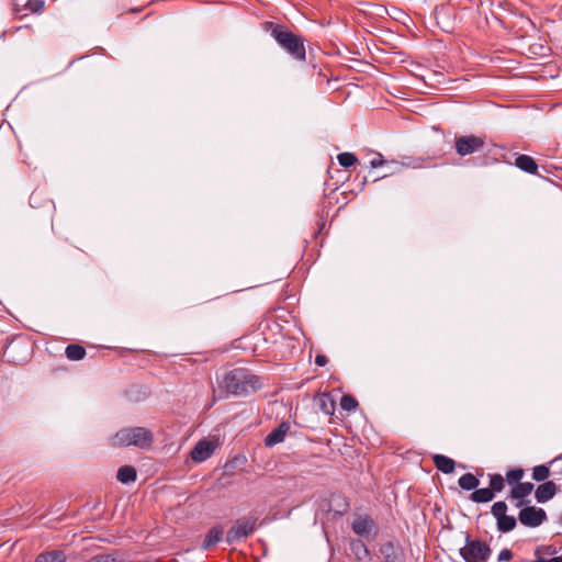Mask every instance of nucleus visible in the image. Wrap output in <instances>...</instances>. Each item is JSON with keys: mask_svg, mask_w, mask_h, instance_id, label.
Returning <instances> with one entry per match:
<instances>
[{"mask_svg": "<svg viewBox=\"0 0 562 562\" xmlns=\"http://www.w3.org/2000/svg\"><path fill=\"white\" fill-rule=\"evenodd\" d=\"M86 562H125L123 559H119L114 554H97L87 560Z\"/></svg>", "mask_w": 562, "mask_h": 562, "instance_id": "34", "label": "nucleus"}, {"mask_svg": "<svg viewBox=\"0 0 562 562\" xmlns=\"http://www.w3.org/2000/svg\"><path fill=\"white\" fill-rule=\"evenodd\" d=\"M86 353V348L79 344H70L65 349L66 357L71 361L82 360Z\"/></svg>", "mask_w": 562, "mask_h": 562, "instance_id": "25", "label": "nucleus"}, {"mask_svg": "<svg viewBox=\"0 0 562 562\" xmlns=\"http://www.w3.org/2000/svg\"><path fill=\"white\" fill-rule=\"evenodd\" d=\"M558 522H559L560 525H562V513L559 515Z\"/></svg>", "mask_w": 562, "mask_h": 562, "instance_id": "44", "label": "nucleus"}, {"mask_svg": "<svg viewBox=\"0 0 562 562\" xmlns=\"http://www.w3.org/2000/svg\"><path fill=\"white\" fill-rule=\"evenodd\" d=\"M459 486L464 491H473L479 487L480 480L472 473H465L458 480Z\"/></svg>", "mask_w": 562, "mask_h": 562, "instance_id": "26", "label": "nucleus"}, {"mask_svg": "<svg viewBox=\"0 0 562 562\" xmlns=\"http://www.w3.org/2000/svg\"><path fill=\"white\" fill-rule=\"evenodd\" d=\"M291 425L290 422H282L277 428H274L271 432H269L263 442L266 447H273L278 443H281L286 434L290 431Z\"/></svg>", "mask_w": 562, "mask_h": 562, "instance_id": "15", "label": "nucleus"}, {"mask_svg": "<svg viewBox=\"0 0 562 562\" xmlns=\"http://www.w3.org/2000/svg\"><path fill=\"white\" fill-rule=\"evenodd\" d=\"M488 479H490V488L491 491L496 494V493H501L504 488H505V479L503 477L502 474L499 473H493V474H488Z\"/></svg>", "mask_w": 562, "mask_h": 562, "instance_id": "28", "label": "nucleus"}, {"mask_svg": "<svg viewBox=\"0 0 562 562\" xmlns=\"http://www.w3.org/2000/svg\"><path fill=\"white\" fill-rule=\"evenodd\" d=\"M67 557L63 550L44 551L40 553L34 562H66Z\"/></svg>", "mask_w": 562, "mask_h": 562, "instance_id": "22", "label": "nucleus"}, {"mask_svg": "<svg viewBox=\"0 0 562 562\" xmlns=\"http://www.w3.org/2000/svg\"><path fill=\"white\" fill-rule=\"evenodd\" d=\"M550 475V469L546 464L536 465L532 469V479L537 482H546Z\"/></svg>", "mask_w": 562, "mask_h": 562, "instance_id": "31", "label": "nucleus"}, {"mask_svg": "<svg viewBox=\"0 0 562 562\" xmlns=\"http://www.w3.org/2000/svg\"><path fill=\"white\" fill-rule=\"evenodd\" d=\"M428 160H429V158L404 156L403 160L401 162H398L396 160H392L391 162L396 164V165L401 164V166H403V167L416 169V168L424 167L425 162Z\"/></svg>", "mask_w": 562, "mask_h": 562, "instance_id": "27", "label": "nucleus"}, {"mask_svg": "<svg viewBox=\"0 0 562 562\" xmlns=\"http://www.w3.org/2000/svg\"><path fill=\"white\" fill-rule=\"evenodd\" d=\"M349 548L358 561L363 562L370 559V551L361 539H352L349 543Z\"/></svg>", "mask_w": 562, "mask_h": 562, "instance_id": "17", "label": "nucleus"}, {"mask_svg": "<svg viewBox=\"0 0 562 562\" xmlns=\"http://www.w3.org/2000/svg\"><path fill=\"white\" fill-rule=\"evenodd\" d=\"M25 9L32 13H41L44 10L45 1L44 0H27L25 3Z\"/></svg>", "mask_w": 562, "mask_h": 562, "instance_id": "35", "label": "nucleus"}, {"mask_svg": "<svg viewBox=\"0 0 562 562\" xmlns=\"http://www.w3.org/2000/svg\"><path fill=\"white\" fill-rule=\"evenodd\" d=\"M340 406L347 412L355 411L358 406V401L350 394H344L340 398Z\"/></svg>", "mask_w": 562, "mask_h": 562, "instance_id": "33", "label": "nucleus"}, {"mask_svg": "<svg viewBox=\"0 0 562 562\" xmlns=\"http://www.w3.org/2000/svg\"><path fill=\"white\" fill-rule=\"evenodd\" d=\"M513 557H514L513 551L510 549L504 548L498 553L497 561L498 562H507V561H510L513 559Z\"/></svg>", "mask_w": 562, "mask_h": 562, "instance_id": "36", "label": "nucleus"}, {"mask_svg": "<svg viewBox=\"0 0 562 562\" xmlns=\"http://www.w3.org/2000/svg\"><path fill=\"white\" fill-rule=\"evenodd\" d=\"M508 506L505 501L495 502L491 507V514L496 519V527L501 533L513 531L517 526L518 517L507 515Z\"/></svg>", "mask_w": 562, "mask_h": 562, "instance_id": "5", "label": "nucleus"}, {"mask_svg": "<svg viewBox=\"0 0 562 562\" xmlns=\"http://www.w3.org/2000/svg\"><path fill=\"white\" fill-rule=\"evenodd\" d=\"M485 146V137L477 135H461L454 138L456 153L461 156H469L481 151Z\"/></svg>", "mask_w": 562, "mask_h": 562, "instance_id": "6", "label": "nucleus"}, {"mask_svg": "<svg viewBox=\"0 0 562 562\" xmlns=\"http://www.w3.org/2000/svg\"><path fill=\"white\" fill-rule=\"evenodd\" d=\"M515 562H528V561L524 558H520V559H517Z\"/></svg>", "mask_w": 562, "mask_h": 562, "instance_id": "43", "label": "nucleus"}, {"mask_svg": "<svg viewBox=\"0 0 562 562\" xmlns=\"http://www.w3.org/2000/svg\"><path fill=\"white\" fill-rule=\"evenodd\" d=\"M328 362V359L325 355H322V353H318L316 357H315V363L318 366V367H324L326 363Z\"/></svg>", "mask_w": 562, "mask_h": 562, "instance_id": "39", "label": "nucleus"}, {"mask_svg": "<svg viewBox=\"0 0 562 562\" xmlns=\"http://www.w3.org/2000/svg\"><path fill=\"white\" fill-rule=\"evenodd\" d=\"M338 162L344 168H350L358 164V158L353 153L345 151L337 156Z\"/></svg>", "mask_w": 562, "mask_h": 562, "instance_id": "30", "label": "nucleus"}, {"mask_svg": "<svg viewBox=\"0 0 562 562\" xmlns=\"http://www.w3.org/2000/svg\"><path fill=\"white\" fill-rule=\"evenodd\" d=\"M432 461L436 468L445 474H450L456 469V461L447 456L434 454Z\"/></svg>", "mask_w": 562, "mask_h": 562, "instance_id": "20", "label": "nucleus"}, {"mask_svg": "<svg viewBox=\"0 0 562 562\" xmlns=\"http://www.w3.org/2000/svg\"><path fill=\"white\" fill-rule=\"evenodd\" d=\"M262 385L261 378L254 374L247 368L229 370L221 382V387L227 394L235 396H248L260 390Z\"/></svg>", "mask_w": 562, "mask_h": 562, "instance_id": "2", "label": "nucleus"}, {"mask_svg": "<svg viewBox=\"0 0 562 562\" xmlns=\"http://www.w3.org/2000/svg\"><path fill=\"white\" fill-rule=\"evenodd\" d=\"M385 177H387V175H383L382 177H376V178H374V179H373V182H376V181H379L380 179L385 178Z\"/></svg>", "mask_w": 562, "mask_h": 562, "instance_id": "42", "label": "nucleus"}, {"mask_svg": "<svg viewBox=\"0 0 562 562\" xmlns=\"http://www.w3.org/2000/svg\"><path fill=\"white\" fill-rule=\"evenodd\" d=\"M116 479L123 484L133 483L137 479V471L133 465H123L117 470Z\"/></svg>", "mask_w": 562, "mask_h": 562, "instance_id": "23", "label": "nucleus"}, {"mask_svg": "<svg viewBox=\"0 0 562 562\" xmlns=\"http://www.w3.org/2000/svg\"><path fill=\"white\" fill-rule=\"evenodd\" d=\"M13 347H18L16 344H15V338H5L4 340V346H3V356H7L8 352H9V349Z\"/></svg>", "mask_w": 562, "mask_h": 562, "instance_id": "38", "label": "nucleus"}, {"mask_svg": "<svg viewBox=\"0 0 562 562\" xmlns=\"http://www.w3.org/2000/svg\"><path fill=\"white\" fill-rule=\"evenodd\" d=\"M154 442V435L146 427H126L116 431L112 437V445L116 447L135 446L140 449H148Z\"/></svg>", "mask_w": 562, "mask_h": 562, "instance_id": "3", "label": "nucleus"}, {"mask_svg": "<svg viewBox=\"0 0 562 562\" xmlns=\"http://www.w3.org/2000/svg\"><path fill=\"white\" fill-rule=\"evenodd\" d=\"M547 562H562V555L553 557L551 559H547Z\"/></svg>", "mask_w": 562, "mask_h": 562, "instance_id": "41", "label": "nucleus"}, {"mask_svg": "<svg viewBox=\"0 0 562 562\" xmlns=\"http://www.w3.org/2000/svg\"><path fill=\"white\" fill-rule=\"evenodd\" d=\"M518 520L525 527L537 528L548 520V516L543 508L527 504L520 507Z\"/></svg>", "mask_w": 562, "mask_h": 562, "instance_id": "8", "label": "nucleus"}, {"mask_svg": "<svg viewBox=\"0 0 562 562\" xmlns=\"http://www.w3.org/2000/svg\"><path fill=\"white\" fill-rule=\"evenodd\" d=\"M560 492V487L553 481L539 484L535 491L537 503L543 504L552 499Z\"/></svg>", "mask_w": 562, "mask_h": 562, "instance_id": "12", "label": "nucleus"}, {"mask_svg": "<svg viewBox=\"0 0 562 562\" xmlns=\"http://www.w3.org/2000/svg\"><path fill=\"white\" fill-rule=\"evenodd\" d=\"M349 509L347 497L341 493H331L328 501V512L344 516Z\"/></svg>", "mask_w": 562, "mask_h": 562, "instance_id": "16", "label": "nucleus"}, {"mask_svg": "<svg viewBox=\"0 0 562 562\" xmlns=\"http://www.w3.org/2000/svg\"><path fill=\"white\" fill-rule=\"evenodd\" d=\"M261 27L266 33H269L279 47L294 60L301 63L306 61V40L302 34L291 31L289 26L283 23L272 21H265Z\"/></svg>", "mask_w": 562, "mask_h": 562, "instance_id": "1", "label": "nucleus"}, {"mask_svg": "<svg viewBox=\"0 0 562 562\" xmlns=\"http://www.w3.org/2000/svg\"><path fill=\"white\" fill-rule=\"evenodd\" d=\"M535 485L531 482H519L516 485L512 486L509 494L507 495L508 499H516V507L520 508L524 505L530 504V501L527 497L533 491Z\"/></svg>", "mask_w": 562, "mask_h": 562, "instance_id": "9", "label": "nucleus"}, {"mask_svg": "<svg viewBox=\"0 0 562 562\" xmlns=\"http://www.w3.org/2000/svg\"><path fill=\"white\" fill-rule=\"evenodd\" d=\"M558 553L557 547L553 544H540L535 548L533 555L547 559Z\"/></svg>", "mask_w": 562, "mask_h": 562, "instance_id": "29", "label": "nucleus"}, {"mask_svg": "<svg viewBox=\"0 0 562 562\" xmlns=\"http://www.w3.org/2000/svg\"><path fill=\"white\" fill-rule=\"evenodd\" d=\"M125 396L131 402H142L149 396V391L142 384H132L126 391Z\"/></svg>", "mask_w": 562, "mask_h": 562, "instance_id": "18", "label": "nucleus"}, {"mask_svg": "<svg viewBox=\"0 0 562 562\" xmlns=\"http://www.w3.org/2000/svg\"><path fill=\"white\" fill-rule=\"evenodd\" d=\"M459 553L464 562H487L492 554V549L487 542L472 539L465 532V544L460 548Z\"/></svg>", "mask_w": 562, "mask_h": 562, "instance_id": "4", "label": "nucleus"}, {"mask_svg": "<svg viewBox=\"0 0 562 562\" xmlns=\"http://www.w3.org/2000/svg\"><path fill=\"white\" fill-rule=\"evenodd\" d=\"M216 448V443L206 439L199 440L190 452L195 462H203L209 459Z\"/></svg>", "mask_w": 562, "mask_h": 562, "instance_id": "11", "label": "nucleus"}, {"mask_svg": "<svg viewBox=\"0 0 562 562\" xmlns=\"http://www.w3.org/2000/svg\"><path fill=\"white\" fill-rule=\"evenodd\" d=\"M515 156H516V158H515L514 165L518 169H520L521 171H524L526 173L543 178V176L541 173H539V166L535 158H532L529 155H525V154H515Z\"/></svg>", "mask_w": 562, "mask_h": 562, "instance_id": "13", "label": "nucleus"}, {"mask_svg": "<svg viewBox=\"0 0 562 562\" xmlns=\"http://www.w3.org/2000/svg\"><path fill=\"white\" fill-rule=\"evenodd\" d=\"M367 182H368V178L366 176H363L359 179V186H360L361 190L366 187Z\"/></svg>", "mask_w": 562, "mask_h": 562, "instance_id": "40", "label": "nucleus"}, {"mask_svg": "<svg viewBox=\"0 0 562 562\" xmlns=\"http://www.w3.org/2000/svg\"><path fill=\"white\" fill-rule=\"evenodd\" d=\"M351 528L356 535L361 537H369L373 531H375L376 525L369 515H366L355 519Z\"/></svg>", "mask_w": 562, "mask_h": 562, "instance_id": "14", "label": "nucleus"}, {"mask_svg": "<svg viewBox=\"0 0 562 562\" xmlns=\"http://www.w3.org/2000/svg\"><path fill=\"white\" fill-rule=\"evenodd\" d=\"M524 475H525L524 469L515 468V469L507 471L505 480L509 485L514 486L517 483L521 482V479L524 477Z\"/></svg>", "mask_w": 562, "mask_h": 562, "instance_id": "32", "label": "nucleus"}, {"mask_svg": "<svg viewBox=\"0 0 562 562\" xmlns=\"http://www.w3.org/2000/svg\"><path fill=\"white\" fill-rule=\"evenodd\" d=\"M473 503H488L495 498L490 487L475 488L469 497Z\"/></svg>", "mask_w": 562, "mask_h": 562, "instance_id": "24", "label": "nucleus"}, {"mask_svg": "<svg viewBox=\"0 0 562 562\" xmlns=\"http://www.w3.org/2000/svg\"><path fill=\"white\" fill-rule=\"evenodd\" d=\"M224 529L222 526L217 525L212 527L207 533L205 535L204 541L202 543V548L204 550H209L211 547L215 546L223 538Z\"/></svg>", "mask_w": 562, "mask_h": 562, "instance_id": "21", "label": "nucleus"}, {"mask_svg": "<svg viewBox=\"0 0 562 562\" xmlns=\"http://www.w3.org/2000/svg\"><path fill=\"white\" fill-rule=\"evenodd\" d=\"M387 162L389 161L385 160L381 154H378V157L373 158L370 161V167L372 169H375V168H379V167H382V166L386 165Z\"/></svg>", "mask_w": 562, "mask_h": 562, "instance_id": "37", "label": "nucleus"}, {"mask_svg": "<svg viewBox=\"0 0 562 562\" xmlns=\"http://www.w3.org/2000/svg\"><path fill=\"white\" fill-rule=\"evenodd\" d=\"M257 517L252 516L237 519L236 524L226 533V542L232 544L247 538L254 532Z\"/></svg>", "mask_w": 562, "mask_h": 562, "instance_id": "7", "label": "nucleus"}, {"mask_svg": "<svg viewBox=\"0 0 562 562\" xmlns=\"http://www.w3.org/2000/svg\"><path fill=\"white\" fill-rule=\"evenodd\" d=\"M380 552L385 562H405L404 549L400 543L386 541L381 544Z\"/></svg>", "mask_w": 562, "mask_h": 562, "instance_id": "10", "label": "nucleus"}, {"mask_svg": "<svg viewBox=\"0 0 562 562\" xmlns=\"http://www.w3.org/2000/svg\"><path fill=\"white\" fill-rule=\"evenodd\" d=\"M316 403L319 409L326 414L331 416L336 408V401L330 393H322L316 397Z\"/></svg>", "mask_w": 562, "mask_h": 562, "instance_id": "19", "label": "nucleus"}]
</instances>
